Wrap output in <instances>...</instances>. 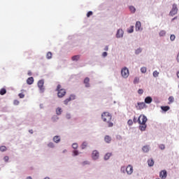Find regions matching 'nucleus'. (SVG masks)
<instances>
[{
  "label": "nucleus",
  "mask_w": 179,
  "mask_h": 179,
  "mask_svg": "<svg viewBox=\"0 0 179 179\" xmlns=\"http://www.w3.org/2000/svg\"><path fill=\"white\" fill-rule=\"evenodd\" d=\"M106 55H107V52H103L102 53V57H106Z\"/></svg>",
  "instance_id": "48"
},
{
  "label": "nucleus",
  "mask_w": 179,
  "mask_h": 179,
  "mask_svg": "<svg viewBox=\"0 0 179 179\" xmlns=\"http://www.w3.org/2000/svg\"><path fill=\"white\" fill-rule=\"evenodd\" d=\"M128 33H134V26H131L130 28L127 30Z\"/></svg>",
  "instance_id": "33"
},
{
  "label": "nucleus",
  "mask_w": 179,
  "mask_h": 179,
  "mask_svg": "<svg viewBox=\"0 0 179 179\" xmlns=\"http://www.w3.org/2000/svg\"><path fill=\"white\" fill-rule=\"evenodd\" d=\"M72 148L73 149H78V143H73Z\"/></svg>",
  "instance_id": "40"
},
{
  "label": "nucleus",
  "mask_w": 179,
  "mask_h": 179,
  "mask_svg": "<svg viewBox=\"0 0 179 179\" xmlns=\"http://www.w3.org/2000/svg\"><path fill=\"white\" fill-rule=\"evenodd\" d=\"M139 30H142V24L141 23V22L137 21L136 22V31H139Z\"/></svg>",
  "instance_id": "12"
},
{
  "label": "nucleus",
  "mask_w": 179,
  "mask_h": 179,
  "mask_svg": "<svg viewBox=\"0 0 179 179\" xmlns=\"http://www.w3.org/2000/svg\"><path fill=\"white\" fill-rule=\"evenodd\" d=\"M62 113V109L61 108H57L56 110V114L57 115H61Z\"/></svg>",
  "instance_id": "23"
},
{
  "label": "nucleus",
  "mask_w": 179,
  "mask_h": 179,
  "mask_svg": "<svg viewBox=\"0 0 179 179\" xmlns=\"http://www.w3.org/2000/svg\"><path fill=\"white\" fill-rule=\"evenodd\" d=\"M162 111H169L170 110V106H161Z\"/></svg>",
  "instance_id": "24"
},
{
  "label": "nucleus",
  "mask_w": 179,
  "mask_h": 179,
  "mask_svg": "<svg viewBox=\"0 0 179 179\" xmlns=\"http://www.w3.org/2000/svg\"><path fill=\"white\" fill-rule=\"evenodd\" d=\"M90 82V79L89 78H85L84 80V83L85 85V87H90V84L89 83Z\"/></svg>",
  "instance_id": "15"
},
{
  "label": "nucleus",
  "mask_w": 179,
  "mask_h": 179,
  "mask_svg": "<svg viewBox=\"0 0 179 179\" xmlns=\"http://www.w3.org/2000/svg\"><path fill=\"white\" fill-rule=\"evenodd\" d=\"M153 76H154L155 78H157V76H159V72H157V71H155L153 72Z\"/></svg>",
  "instance_id": "35"
},
{
  "label": "nucleus",
  "mask_w": 179,
  "mask_h": 179,
  "mask_svg": "<svg viewBox=\"0 0 179 179\" xmlns=\"http://www.w3.org/2000/svg\"><path fill=\"white\" fill-rule=\"evenodd\" d=\"M121 75L122 78L127 79L129 76V70L127 67H124L121 71Z\"/></svg>",
  "instance_id": "6"
},
{
  "label": "nucleus",
  "mask_w": 179,
  "mask_h": 179,
  "mask_svg": "<svg viewBox=\"0 0 179 179\" xmlns=\"http://www.w3.org/2000/svg\"><path fill=\"white\" fill-rule=\"evenodd\" d=\"M133 121H134V124H136V117H134Z\"/></svg>",
  "instance_id": "50"
},
{
  "label": "nucleus",
  "mask_w": 179,
  "mask_h": 179,
  "mask_svg": "<svg viewBox=\"0 0 179 179\" xmlns=\"http://www.w3.org/2000/svg\"><path fill=\"white\" fill-rule=\"evenodd\" d=\"M170 40L171 41H174V40H176V35L171 34L170 36Z\"/></svg>",
  "instance_id": "34"
},
{
  "label": "nucleus",
  "mask_w": 179,
  "mask_h": 179,
  "mask_svg": "<svg viewBox=\"0 0 179 179\" xmlns=\"http://www.w3.org/2000/svg\"><path fill=\"white\" fill-rule=\"evenodd\" d=\"M101 117H102L103 121H104V122H107V124H108V127H113V123L111 122L112 116L110 114V113L104 112L103 113H102Z\"/></svg>",
  "instance_id": "2"
},
{
  "label": "nucleus",
  "mask_w": 179,
  "mask_h": 179,
  "mask_svg": "<svg viewBox=\"0 0 179 179\" xmlns=\"http://www.w3.org/2000/svg\"><path fill=\"white\" fill-rule=\"evenodd\" d=\"M178 88H179V85H178Z\"/></svg>",
  "instance_id": "58"
},
{
  "label": "nucleus",
  "mask_w": 179,
  "mask_h": 179,
  "mask_svg": "<svg viewBox=\"0 0 179 179\" xmlns=\"http://www.w3.org/2000/svg\"><path fill=\"white\" fill-rule=\"evenodd\" d=\"M80 55H75L72 57V61H79Z\"/></svg>",
  "instance_id": "20"
},
{
  "label": "nucleus",
  "mask_w": 179,
  "mask_h": 179,
  "mask_svg": "<svg viewBox=\"0 0 179 179\" xmlns=\"http://www.w3.org/2000/svg\"><path fill=\"white\" fill-rule=\"evenodd\" d=\"M134 83H139V78L136 77L134 78Z\"/></svg>",
  "instance_id": "38"
},
{
  "label": "nucleus",
  "mask_w": 179,
  "mask_h": 179,
  "mask_svg": "<svg viewBox=\"0 0 179 179\" xmlns=\"http://www.w3.org/2000/svg\"><path fill=\"white\" fill-rule=\"evenodd\" d=\"M66 118H67L68 120H69V118H71V115H69V114L66 115Z\"/></svg>",
  "instance_id": "49"
},
{
  "label": "nucleus",
  "mask_w": 179,
  "mask_h": 179,
  "mask_svg": "<svg viewBox=\"0 0 179 179\" xmlns=\"http://www.w3.org/2000/svg\"><path fill=\"white\" fill-rule=\"evenodd\" d=\"M164 36H166V31L162 30L161 31H159V36L160 37H164Z\"/></svg>",
  "instance_id": "27"
},
{
  "label": "nucleus",
  "mask_w": 179,
  "mask_h": 179,
  "mask_svg": "<svg viewBox=\"0 0 179 179\" xmlns=\"http://www.w3.org/2000/svg\"><path fill=\"white\" fill-rule=\"evenodd\" d=\"M124 36V31L122 29H118L116 34V37L117 38H120Z\"/></svg>",
  "instance_id": "13"
},
{
  "label": "nucleus",
  "mask_w": 179,
  "mask_h": 179,
  "mask_svg": "<svg viewBox=\"0 0 179 179\" xmlns=\"http://www.w3.org/2000/svg\"><path fill=\"white\" fill-rule=\"evenodd\" d=\"M87 146V143L86 142H83V144L81 145L82 149H86Z\"/></svg>",
  "instance_id": "31"
},
{
  "label": "nucleus",
  "mask_w": 179,
  "mask_h": 179,
  "mask_svg": "<svg viewBox=\"0 0 179 179\" xmlns=\"http://www.w3.org/2000/svg\"><path fill=\"white\" fill-rule=\"evenodd\" d=\"M178 13V8H177V4L174 3L172 6V9L169 13V16H174Z\"/></svg>",
  "instance_id": "5"
},
{
  "label": "nucleus",
  "mask_w": 179,
  "mask_h": 179,
  "mask_svg": "<svg viewBox=\"0 0 179 179\" xmlns=\"http://www.w3.org/2000/svg\"><path fill=\"white\" fill-rule=\"evenodd\" d=\"M62 87L61 86V85H58L56 90L57 92H58L57 96L59 98H62L64 97V96H65V94H66V91L64 89H62Z\"/></svg>",
  "instance_id": "3"
},
{
  "label": "nucleus",
  "mask_w": 179,
  "mask_h": 179,
  "mask_svg": "<svg viewBox=\"0 0 179 179\" xmlns=\"http://www.w3.org/2000/svg\"><path fill=\"white\" fill-rule=\"evenodd\" d=\"M145 107H146V104L145 103V102H138L137 106H136L137 110H143Z\"/></svg>",
  "instance_id": "9"
},
{
  "label": "nucleus",
  "mask_w": 179,
  "mask_h": 179,
  "mask_svg": "<svg viewBox=\"0 0 179 179\" xmlns=\"http://www.w3.org/2000/svg\"><path fill=\"white\" fill-rule=\"evenodd\" d=\"M48 148H53L55 147L54 143H49L48 144Z\"/></svg>",
  "instance_id": "37"
},
{
  "label": "nucleus",
  "mask_w": 179,
  "mask_h": 179,
  "mask_svg": "<svg viewBox=\"0 0 179 179\" xmlns=\"http://www.w3.org/2000/svg\"><path fill=\"white\" fill-rule=\"evenodd\" d=\"M28 75H29V76H31V71H29Z\"/></svg>",
  "instance_id": "52"
},
{
  "label": "nucleus",
  "mask_w": 179,
  "mask_h": 179,
  "mask_svg": "<svg viewBox=\"0 0 179 179\" xmlns=\"http://www.w3.org/2000/svg\"><path fill=\"white\" fill-rule=\"evenodd\" d=\"M147 71H148V69H146V67H141V72L142 73H146Z\"/></svg>",
  "instance_id": "30"
},
{
  "label": "nucleus",
  "mask_w": 179,
  "mask_h": 179,
  "mask_svg": "<svg viewBox=\"0 0 179 179\" xmlns=\"http://www.w3.org/2000/svg\"><path fill=\"white\" fill-rule=\"evenodd\" d=\"M142 150H143V152H144L145 153H148V152H149V145L143 146Z\"/></svg>",
  "instance_id": "19"
},
{
  "label": "nucleus",
  "mask_w": 179,
  "mask_h": 179,
  "mask_svg": "<svg viewBox=\"0 0 179 179\" xmlns=\"http://www.w3.org/2000/svg\"><path fill=\"white\" fill-rule=\"evenodd\" d=\"M0 94L1 96H3V94H6V89L2 88L1 90H0Z\"/></svg>",
  "instance_id": "25"
},
{
  "label": "nucleus",
  "mask_w": 179,
  "mask_h": 179,
  "mask_svg": "<svg viewBox=\"0 0 179 179\" xmlns=\"http://www.w3.org/2000/svg\"><path fill=\"white\" fill-rule=\"evenodd\" d=\"M47 59H51L52 58V53L51 52H48L46 55Z\"/></svg>",
  "instance_id": "22"
},
{
  "label": "nucleus",
  "mask_w": 179,
  "mask_h": 179,
  "mask_svg": "<svg viewBox=\"0 0 179 179\" xmlns=\"http://www.w3.org/2000/svg\"><path fill=\"white\" fill-rule=\"evenodd\" d=\"M148 164L150 167H153V166L155 165V161L153 160V159H148Z\"/></svg>",
  "instance_id": "16"
},
{
  "label": "nucleus",
  "mask_w": 179,
  "mask_h": 179,
  "mask_svg": "<svg viewBox=\"0 0 179 179\" xmlns=\"http://www.w3.org/2000/svg\"><path fill=\"white\" fill-rule=\"evenodd\" d=\"M142 52V49L138 48L136 50V54H141Z\"/></svg>",
  "instance_id": "41"
},
{
  "label": "nucleus",
  "mask_w": 179,
  "mask_h": 179,
  "mask_svg": "<svg viewBox=\"0 0 179 179\" xmlns=\"http://www.w3.org/2000/svg\"><path fill=\"white\" fill-rule=\"evenodd\" d=\"M127 124L128 125H132V124H134V122L132 121V120H129Z\"/></svg>",
  "instance_id": "43"
},
{
  "label": "nucleus",
  "mask_w": 179,
  "mask_h": 179,
  "mask_svg": "<svg viewBox=\"0 0 179 179\" xmlns=\"http://www.w3.org/2000/svg\"><path fill=\"white\" fill-rule=\"evenodd\" d=\"M73 155H74V156H78L79 155V152H78V150H74Z\"/></svg>",
  "instance_id": "45"
},
{
  "label": "nucleus",
  "mask_w": 179,
  "mask_h": 179,
  "mask_svg": "<svg viewBox=\"0 0 179 179\" xmlns=\"http://www.w3.org/2000/svg\"><path fill=\"white\" fill-rule=\"evenodd\" d=\"M138 94H143V90L139 89L138 91Z\"/></svg>",
  "instance_id": "44"
},
{
  "label": "nucleus",
  "mask_w": 179,
  "mask_h": 179,
  "mask_svg": "<svg viewBox=\"0 0 179 179\" xmlns=\"http://www.w3.org/2000/svg\"><path fill=\"white\" fill-rule=\"evenodd\" d=\"M1 152H6V147L5 145H2L0 147Z\"/></svg>",
  "instance_id": "32"
},
{
  "label": "nucleus",
  "mask_w": 179,
  "mask_h": 179,
  "mask_svg": "<svg viewBox=\"0 0 179 179\" xmlns=\"http://www.w3.org/2000/svg\"><path fill=\"white\" fill-rule=\"evenodd\" d=\"M53 141L55 142V143H59L60 142V141H61V138H59V136H55L53 138Z\"/></svg>",
  "instance_id": "18"
},
{
  "label": "nucleus",
  "mask_w": 179,
  "mask_h": 179,
  "mask_svg": "<svg viewBox=\"0 0 179 179\" xmlns=\"http://www.w3.org/2000/svg\"><path fill=\"white\" fill-rule=\"evenodd\" d=\"M105 51H108V46L105 47Z\"/></svg>",
  "instance_id": "51"
},
{
  "label": "nucleus",
  "mask_w": 179,
  "mask_h": 179,
  "mask_svg": "<svg viewBox=\"0 0 179 179\" xmlns=\"http://www.w3.org/2000/svg\"><path fill=\"white\" fill-rule=\"evenodd\" d=\"M169 104H171V103H173L174 102V97L173 96H169Z\"/></svg>",
  "instance_id": "29"
},
{
  "label": "nucleus",
  "mask_w": 179,
  "mask_h": 179,
  "mask_svg": "<svg viewBox=\"0 0 179 179\" xmlns=\"http://www.w3.org/2000/svg\"><path fill=\"white\" fill-rule=\"evenodd\" d=\"M27 179H31V177L28 176V177L27 178Z\"/></svg>",
  "instance_id": "55"
},
{
  "label": "nucleus",
  "mask_w": 179,
  "mask_h": 179,
  "mask_svg": "<svg viewBox=\"0 0 179 179\" xmlns=\"http://www.w3.org/2000/svg\"><path fill=\"white\" fill-rule=\"evenodd\" d=\"M176 19H177V17H173V18L172 19V22L174 21V20H176Z\"/></svg>",
  "instance_id": "53"
},
{
  "label": "nucleus",
  "mask_w": 179,
  "mask_h": 179,
  "mask_svg": "<svg viewBox=\"0 0 179 179\" xmlns=\"http://www.w3.org/2000/svg\"><path fill=\"white\" fill-rule=\"evenodd\" d=\"M14 104H15V106H18V104H19V101L15 100V101H14Z\"/></svg>",
  "instance_id": "47"
},
{
  "label": "nucleus",
  "mask_w": 179,
  "mask_h": 179,
  "mask_svg": "<svg viewBox=\"0 0 179 179\" xmlns=\"http://www.w3.org/2000/svg\"><path fill=\"white\" fill-rule=\"evenodd\" d=\"M104 139L106 143H110V142H111V137H110L109 136H106Z\"/></svg>",
  "instance_id": "21"
},
{
  "label": "nucleus",
  "mask_w": 179,
  "mask_h": 179,
  "mask_svg": "<svg viewBox=\"0 0 179 179\" xmlns=\"http://www.w3.org/2000/svg\"><path fill=\"white\" fill-rule=\"evenodd\" d=\"M110 157H111V153H107V154H106L104 159H105V160H108V159H110Z\"/></svg>",
  "instance_id": "28"
},
{
  "label": "nucleus",
  "mask_w": 179,
  "mask_h": 179,
  "mask_svg": "<svg viewBox=\"0 0 179 179\" xmlns=\"http://www.w3.org/2000/svg\"><path fill=\"white\" fill-rule=\"evenodd\" d=\"M129 9L131 13H135V12H136V8H135L133 6H131Z\"/></svg>",
  "instance_id": "26"
},
{
  "label": "nucleus",
  "mask_w": 179,
  "mask_h": 179,
  "mask_svg": "<svg viewBox=\"0 0 179 179\" xmlns=\"http://www.w3.org/2000/svg\"><path fill=\"white\" fill-rule=\"evenodd\" d=\"M38 87L42 93L44 92V80H41L38 82Z\"/></svg>",
  "instance_id": "7"
},
{
  "label": "nucleus",
  "mask_w": 179,
  "mask_h": 179,
  "mask_svg": "<svg viewBox=\"0 0 179 179\" xmlns=\"http://www.w3.org/2000/svg\"><path fill=\"white\" fill-rule=\"evenodd\" d=\"M125 171H127V174H132V173H134V167H132L131 165H129L127 166V168L125 166H122L121 168V171H122V173H125Z\"/></svg>",
  "instance_id": "4"
},
{
  "label": "nucleus",
  "mask_w": 179,
  "mask_h": 179,
  "mask_svg": "<svg viewBox=\"0 0 179 179\" xmlns=\"http://www.w3.org/2000/svg\"><path fill=\"white\" fill-rule=\"evenodd\" d=\"M75 99H76V96L75 95H70V96L64 101L65 106H68V103H69V101H72V100H75Z\"/></svg>",
  "instance_id": "8"
},
{
  "label": "nucleus",
  "mask_w": 179,
  "mask_h": 179,
  "mask_svg": "<svg viewBox=\"0 0 179 179\" xmlns=\"http://www.w3.org/2000/svg\"><path fill=\"white\" fill-rule=\"evenodd\" d=\"M159 149H161V150H164V149H166V146H164L163 144H161L159 145Z\"/></svg>",
  "instance_id": "39"
},
{
  "label": "nucleus",
  "mask_w": 179,
  "mask_h": 179,
  "mask_svg": "<svg viewBox=\"0 0 179 179\" xmlns=\"http://www.w3.org/2000/svg\"><path fill=\"white\" fill-rule=\"evenodd\" d=\"M27 85H33L34 83V78L33 77H29L27 79Z\"/></svg>",
  "instance_id": "14"
},
{
  "label": "nucleus",
  "mask_w": 179,
  "mask_h": 179,
  "mask_svg": "<svg viewBox=\"0 0 179 179\" xmlns=\"http://www.w3.org/2000/svg\"><path fill=\"white\" fill-rule=\"evenodd\" d=\"M99 157V153L97 152V150H94L92 154V157L93 160H97Z\"/></svg>",
  "instance_id": "10"
},
{
  "label": "nucleus",
  "mask_w": 179,
  "mask_h": 179,
  "mask_svg": "<svg viewBox=\"0 0 179 179\" xmlns=\"http://www.w3.org/2000/svg\"><path fill=\"white\" fill-rule=\"evenodd\" d=\"M148 121V117L144 115H141L138 117V122L140 124L139 129L140 131H145L146 129V122Z\"/></svg>",
  "instance_id": "1"
},
{
  "label": "nucleus",
  "mask_w": 179,
  "mask_h": 179,
  "mask_svg": "<svg viewBox=\"0 0 179 179\" xmlns=\"http://www.w3.org/2000/svg\"><path fill=\"white\" fill-rule=\"evenodd\" d=\"M44 179H50V178H48V177H46V178H45Z\"/></svg>",
  "instance_id": "57"
},
{
  "label": "nucleus",
  "mask_w": 179,
  "mask_h": 179,
  "mask_svg": "<svg viewBox=\"0 0 179 179\" xmlns=\"http://www.w3.org/2000/svg\"><path fill=\"white\" fill-rule=\"evenodd\" d=\"M20 99H24V94L23 93H20L18 94Z\"/></svg>",
  "instance_id": "42"
},
{
  "label": "nucleus",
  "mask_w": 179,
  "mask_h": 179,
  "mask_svg": "<svg viewBox=\"0 0 179 179\" xmlns=\"http://www.w3.org/2000/svg\"><path fill=\"white\" fill-rule=\"evenodd\" d=\"M93 15V12L92 11H89L87 13V17H90V16H92Z\"/></svg>",
  "instance_id": "36"
},
{
  "label": "nucleus",
  "mask_w": 179,
  "mask_h": 179,
  "mask_svg": "<svg viewBox=\"0 0 179 179\" xmlns=\"http://www.w3.org/2000/svg\"><path fill=\"white\" fill-rule=\"evenodd\" d=\"M3 160L5 162H8L9 161V157H8V156L4 157Z\"/></svg>",
  "instance_id": "46"
},
{
  "label": "nucleus",
  "mask_w": 179,
  "mask_h": 179,
  "mask_svg": "<svg viewBox=\"0 0 179 179\" xmlns=\"http://www.w3.org/2000/svg\"><path fill=\"white\" fill-rule=\"evenodd\" d=\"M30 134H33V130H29Z\"/></svg>",
  "instance_id": "54"
},
{
  "label": "nucleus",
  "mask_w": 179,
  "mask_h": 179,
  "mask_svg": "<svg viewBox=\"0 0 179 179\" xmlns=\"http://www.w3.org/2000/svg\"><path fill=\"white\" fill-rule=\"evenodd\" d=\"M152 97H150V96H147L145 99V103H146L147 104H150V103H152Z\"/></svg>",
  "instance_id": "17"
},
{
  "label": "nucleus",
  "mask_w": 179,
  "mask_h": 179,
  "mask_svg": "<svg viewBox=\"0 0 179 179\" xmlns=\"http://www.w3.org/2000/svg\"><path fill=\"white\" fill-rule=\"evenodd\" d=\"M83 164H89L87 162H83Z\"/></svg>",
  "instance_id": "56"
},
{
  "label": "nucleus",
  "mask_w": 179,
  "mask_h": 179,
  "mask_svg": "<svg viewBox=\"0 0 179 179\" xmlns=\"http://www.w3.org/2000/svg\"><path fill=\"white\" fill-rule=\"evenodd\" d=\"M159 177L162 179H166V178L167 177V171L166 170L162 171L159 173Z\"/></svg>",
  "instance_id": "11"
}]
</instances>
